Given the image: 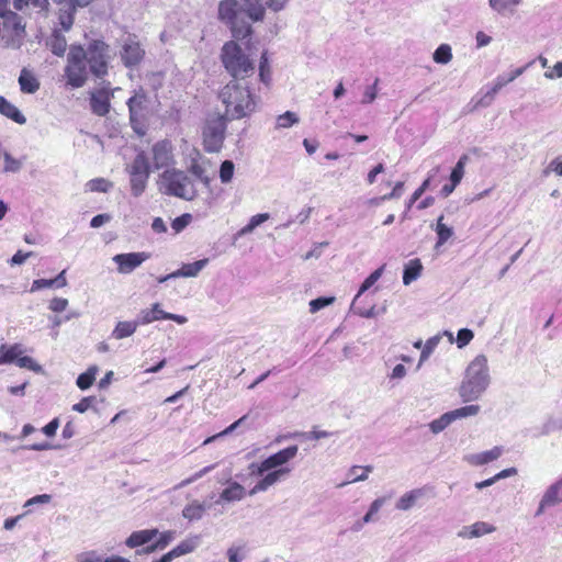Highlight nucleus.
<instances>
[{"label": "nucleus", "mask_w": 562, "mask_h": 562, "mask_svg": "<svg viewBox=\"0 0 562 562\" xmlns=\"http://www.w3.org/2000/svg\"><path fill=\"white\" fill-rule=\"evenodd\" d=\"M218 98L225 106V117L233 121L250 116L258 104V99L250 91L247 81L231 80L222 88Z\"/></svg>", "instance_id": "nucleus-1"}, {"label": "nucleus", "mask_w": 562, "mask_h": 562, "mask_svg": "<svg viewBox=\"0 0 562 562\" xmlns=\"http://www.w3.org/2000/svg\"><path fill=\"white\" fill-rule=\"evenodd\" d=\"M487 359L484 355L476 356L468 366L464 378L459 386V395L464 403L479 400L490 385Z\"/></svg>", "instance_id": "nucleus-2"}, {"label": "nucleus", "mask_w": 562, "mask_h": 562, "mask_svg": "<svg viewBox=\"0 0 562 562\" xmlns=\"http://www.w3.org/2000/svg\"><path fill=\"white\" fill-rule=\"evenodd\" d=\"M161 193L192 201L198 195V190L191 178L182 170L166 169L157 181Z\"/></svg>", "instance_id": "nucleus-3"}, {"label": "nucleus", "mask_w": 562, "mask_h": 562, "mask_svg": "<svg viewBox=\"0 0 562 562\" xmlns=\"http://www.w3.org/2000/svg\"><path fill=\"white\" fill-rule=\"evenodd\" d=\"M221 57L225 69L233 77V80L247 81L246 79L255 72L254 61L233 41L224 44Z\"/></svg>", "instance_id": "nucleus-4"}, {"label": "nucleus", "mask_w": 562, "mask_h": 562, "mask_svg": "<svg viewBox=\"0 0 562 562\" xmlns=\"http://www.w3.org/2000/svg\"><path fill=\"white\" fill-rule=\"evenodd\" d=\"M25 36V25L22 23V18L8 9L2 7L0 9V40L4 46L12 48H20Z\"/></svg>", "instance_id": "nucleus-5"}, {"label": "nucleus", "mask_w": 562, "mask_h": 562, "mask_svg": "<svg viewBox=\"0 0 562 562\" xmlns=\"http://www.w3.org/2000/svg\"><path fill=\"white\" fill-rule=\"evenodd\" d=\"M85 59L89 66V71L97 78H103L108 75L111 59L110 46L101 40L89 42L87 49H85Z\"/></svg>", "instance_id": "nucleus-6"}, {"label": "nucleus", "mask_w": 562, "mask_h": 562, "mask_svg": "<svg viewBox=\"0 0 562 562\" xmlns=\"http://www.w3.org/2000/svg\"><path fill=\"white\" fill-rule=\"evenodd\" d=\"M88 64L85 59V49L81 46H71L67 57V66L65 75L67 83L72 88L82 87L90 72L87 68Z\"/></svg>", "instance_id": "nucleus-7"}, {"label": "nucleus", "mask_w": 562, "mask_h": 562, "mask_svg": "<svg viewBox=\"0 0 562 562\" xmlns=\"http://www.w3.org/2000/svg\"><path fill=\"white\" fill-rule=\"evenodd\" d=\"M130 176L131 193L133 196H140L146 190L150 175V165L148 157L144 151H139L133 161L126 166Z\"/></svg>", "instance_id": "nucleus-8"}, {"label": "nucleus", "mask_w": 562, "mask_h": 562, "mask_svg": "<svg viewBox=\"0 0 562 562\" xmlns=\"http://www.w3.org/2000/svg\"><path fill=\"white\" fill-rule=\"evenodd\" d=\"M229 121L225 114H216L207 119L203 128L204 146L207 151H218L223 145L226 131V122Z\"/></svg>", "instance_id": "nucleus-9"}, {"label": "nucleus", "mask_w": 562, "mask_h": 562, "mask_svg": "<svg viewBox=\"0 0 562 562\" xmlns=\"http://www.w3.org/2000/svg\"><path fill=\"white\" fill-rule=\"evenodd\" d=\"M297 451V446L286 447L277 453L271 454L260 464L252 463L250 465L251 473L262 476L268 471L285 468L284 465L296 457Z\"/></svg>", "instance_id": "nucleus-10"}, {"label": "nucleus", "mask_w": 562, "mask_h": 562, "mask_svg": "<svg viewBox=\"0 0 562 562\" xmlns=\"http://www.w3.org/2000/svg\"><path fill=\"white\" fill-rule=\"evenodd\" d=\"M237 5L235 0L221 1L218 4V19L231 25L235 37H245L250 34V26L237 27Z\"/></svg>", "instance_id": "nucleus-11"}, {"label": "nucleus", "mask_w": 562, "mask_h": 562, "mask_svg": "<svg viewBox=\"0 0 562 562\" xmlns=\"http://www.w3.org/2000/svg\"><path fill=\"white\" fill-rule=\"evenodd\" d=\"M247 15L252 21H261L265 18L266 9L273 12L284 9L289 0H243Z\"/></svg>", "instance_id": "nucleus-12"}, {"label": "nucleus", "mask_w": 562, "mask_h": 562, "mask_svg": "<svg viewBox=\"0 0 562 562\" xmlns=\"http://www.w3.org/2000/svg\"><path fill=\"white\" fill-rule=\"evenodd\" d=\"M147 102V95L143 90L135 92V94L127 100L131 124L136 133H142L140 126L145 119Z\"/></svg>", "instance_id": "nucleus-13"}, {"label": "nucleus", "mask_w": 562, "mask_h": 562, "mask_svg": "<svg viewBox=\"0 0 562 562\" xmlns=\"http://www.w3.org/2000/svg\"><path fill=\"white\" fill-rule=\"evenodd\" d=\"M120 88L111 89L110 82L104 83L100 89L91 92L90 108L91 111L99 116H104L110 112V101L114 92Z\"/></svg>", "instance_id": "nucleus-14"}, {"label": "nucleus", "mask_w": 562, "mask_h": 562, "mask_svg": "<svg viewBox=\"0 0 562 562\" xmlns=\"http://www.w3.org/2000/svg\"><path fill=\"white\" fill-rule=\"evenodd\" d=\"M527 66L516 68L508 75H499L496 77L492 88L476 102L474 108H486L491 105L496 93L506 85L513 82L516 78L521 76L526 70Z\"/></svg>", "instance_id": "nucleus-15"}, {"label": "nucleus", "mask_w": 562, "mask_h": 562, "mask_svg": "<svg viewBox=\"0 0 562 562\" xmlns=\"http://www.w3.org/2000/svg\"><path fill=\"white\" fill-rule=\"evenodd\" d=\"M137 319L139 325H147L159 319H169L181 325L188 322L186 316L165 312L159 303L153 304L150 308L142 310Z\"/></svg>", "instance_id": "nucleus-16"}, {"label": "nucleus", "mask_w": 562, "mask_h": 562, "mask_svg": "<svg viewBox=\"0 0 562 562\" xmlns=\"http://www.w3.org/2000/svg\"><path fill=\"white\" fill-rule=\"evenodd\" d=\"M149 257L150 255L147 252L119 254L113 257V261L117 265L119 273L128 274Z\"/></svg>", "instance_id": "nucleus-17"}, {"label": "nucleus", "mask_w": 562, "mask_h": 562, "mask_svg": "<svg viewBox=\"0 0 562 562\" xmlns=\"http://www.w3.org/2000/svg\"><path fill=\"white\" fill-rule=\"evenodd\" d=\"M120 55L124 66L131 68L143 60L145 50L135 38L128 37L124 42Z\"/></svg>", "instance_id": "nucleus-18"}, {"label": "nucleus", "mask_w": 562, "mask_h": 562, "mask_svg": "<svg viewBox=\"0 0 562 562\" xmlns=\"http://www.w3.org/2000/svg\"><path fill=\"white\" fill-rule=\"evenodd\" d=\"M209 167L210 160L203 157L199 151L190 156L188 171L205 187H209L211 183V177L207 173Z\"/></svg>", "instance_id": "nucleus-19"}, {"label": "nucleus", "mask_w": 562, "mask_h": 562, "mask_svg": "<svg viewBox=\"0 0 562 562\" xmlns=\"http://www.w3.org/2000/svg\"><path fill=\"white\" fill-rule=\"evenodd\" d=\"M562 503V477L551 484L542 498L540 499L539 507L536 512V516H540L544 513V510L549 507H553L558 504Z\"/></svg>", "instance_id": "nucleus-20"}, {"label": "nucleus", "mask_w": 562, "mask_h": 562, "mask_svg": "<svg viewBox=\"0 0 562 562\" xmlns=\"http://www.w3.org/2000/svg\"><path fill=\"white\" fill-rule=\"evenodd\" d=\"M290 472L291 468H280L266 472L267 474L249 491V495L267 491L270 486L288 476Z\"/></svg>", "instance_id": "nucleus-21"}, {"label": "nucleus", "mask_w": 562, "mask_h": 562, "mask_svg": "<svg viewBox=\"0 0 562 562\" xmlns=\"http://www.w3.org/2000/svg\"><path fill=\"white\" fill-rule=\"evenodd\" d=\"M151 151L155 169L165 168L172 160L171 146L168 142H159L155 144Z\"/></svg>", "instance_id": "nucleus-22"}, {"label": "nucleus", "mask_w": 562, "mask_h": 562, "mask_svg": "<svg viewBox=\"0 0 562 562\" xmlns=\"http://www.w3.org/2000/svg\"><path fill=\"white\" fill-rule=\"evenodd\" d=\"M496 530V528L485 521H477L474 522L471 526L463 527L459 532L458 537L463 539H472V538H479L487 533H492Z\"/></svg>", "instance_id": "nucleus-23"}, {"label": "nucleus", "mask_w": 562, "mask_h": 562, "mask_svg": "<svg viewBox=\"0 0 562 562\" xmlns=\"http://www.w3.org/2000/svg\"><path fill=\"white\" fill-rule=\"evenodd\" d=\"M425 496L424 488H414L403 494L396 502L395 508L402 512L412 509Z\"/></svg>", "instance_id": "nucleus-24"}, {"label": "nucleus", "mask_w": 562, "mask_h": 562, "mask_svg": "<svg viewBox=\"0 0 562 562\" xmlns=\"http://www.w3.org/2000/svg\"><path fill=\"white\" fill-rule=\"evenodd\" d=\"M158 533L157 529H145L139 531H134L126 539L125 544L128 548H136L143 544L150 542Z\"/></svg>", "instance_id": "nucleus-25"}, {"label": "nucleus", "mask_w": 562, "mask_h": 562, "mask_svg": "<svg viewBox=\"0 0 562 562\" xmlns=\"http://www.w3.org/2000/svg\"><path fill=\"white\" fill-rule=\"evenodd\" d=\"M139 326L138 319L135 321H121L116 324L111 333L112 338L121 340L134 335Z\"/></svg>", "instance_id": "nucleus-26"}, {"label": "nucleus", "mask_w": 562, "mask_h": 562, "mask_svg": "<svg viewBox=\"0 0 562 562\" xmlns=\"http://www.w3.org/2000/svg\"><path fill=\"white\" fill-rule=\"evenodd\" d=\"M210 507V505L195 499L184 506L182 516L190 521L200 520Z\"/></svg>", "instance_id": "nucleus-27"}, {"label": "nucleus", "mask_w": 562, "mask_h": 562, "mask_svg": "<svg viewBox=\"0 0 562 562\" xmlns=\"http://www.w3.org/2000/svg\"><path fill=\"white\" fill-rule=\"evenodd\" d=\"M0 114L21 125L26 122L20 110L2 95H0Z\"/></svg>", "instance_id": "nucleus-28"}, {"label": "nucleus", "mask_w": 562, "mask_h": 562, "mask_svg": "<svg viewBox=\"0 0 562 562\" xmlns=\"http://www.w3.org/2000/svg\"><path fill=\"white\" fill-rule=\"evenodd\" d=\"M20 89L24 93H35L40 89V81L34 74L23 68L19 76Z\"/></svg>", "instance_id": "nucleus-29"}, {"label": "nucleus", "mask_w": 562, "mask_h": 562, "mask_svg": "<svg viewBox=\"0 0 562 562\" xmlns=\"http://www.w3.org/2000/svg\"><path fill=\"white\" fill-rule=\"evenodd\" d=\"M245 496V488L243 485H240L237 482L231 483L226 488H224L220 495L218 501H216L217 504L221 502H237L241 501Z\"/></svg>", "instance_id": "nucleus-30"}, {"label": "nucleus", "mask_w": 562, "mask_h": 562, "mask_svg": "<svg viewBox=\"0 0 562 562\" xmlns=\"http://www.w3.org/2000/svg\"><path fill=\"white\" fill-rule=\"evenodd\" d=\"M209 259H201L192 263H184L177 271L171 272V277H183V278H193L196 277L200 271L207 265Z\"/></svg>", "instance_id": "nucleus-31"}, {"label": "nucleus", "mask_w": 562, "mask_h": 562, "mask_svg": "<svg viewBox=\"0 0 562 562\" xmlns=\"http://www.w3.org/2000/svg\"><path fill=\"white\" fill-rule=\"evenodd\" d=\"M423 272V265L419 259H412L404 266L403 271V283L409 285L412 282L417 280Z\"/></svg>", "instance_id": "nucleus-32"}, {"label": "nucleus", "mask_w": 562, "mask_h": 562, "mask_svg": "<svg viewBox=\"0 0 562 562\" xmlns=\"http://www.w3.org/2000/svg\"><path fill=\"white\" fill-rule=\"evenodd\" d=\"M503 454L502 447H494L491 450L483 451L480 453H475L469 457V462L475 465H483L490 463L494 460H497Z\"/></svg>", "instance_id": "nucleus-33"}, {"label": "nucleus", "mask_w": 562, "mask_h": 562, "mask_svg": "<svg viewBox=\"0 0 562 562\" xmlns=\"http://www.w3.org/2000/svg\"><path fill=\"white\" fill-rule=\"evenodd\" d=\"M23 350L22 347L19 344H14L10 347H7L5 345H2L0 347V363H12L16 362L18 359L21 357Z\"/></svg>", "instance_id": "nucleus-34"}, {"label": "nucleus", "mask_w": 562, "mask_h": 562, "mask_svg": "<svg viewBox=\"0 0 562 562\" xmlns=\"http://www.w3.org/2000/svg\"><path fill=\"white\" fill-rule=\"evenodd\" d=\"M47 45L50 47L54 55L61 57L67 49V40L59 31H54Z\"/></svg>", "instance_id": "nucleus-35"}, {"label": "nucleus", "mask_w": 562, "mask_h": 562, "mask_svg": "<svg viewBox=\"0 0 562 562\" xmlns=\"http://www.w3.org/2000/svg\"><path fill=\"white\" fill-rule=\"evenodd\" d=\"M269 217L270 216L268 213H260V214L254 215L249 220L248 224L237 232L235 237L239 238V237H243L245 235L252 233L256 227H258L259 225H261L262 223L268 221Z\"/></svg>", "instance_id": "nucleus-36"}, {"label": "nucleus", "mask_w": 562, "mask_h": 562, "mask_svg": "<svg viewBox=\"0 0 562 562\" xmlns=\"http://www.w3.org/2000/svg\"><path fill=\"white\" fill-rule=\"evenodd\" d=\"M10 2L11 0H0V9L2 7H8ZM12 3L16 11H22L29 4L45 9L48 5V0H12Z\"/></svg>", "instance_id": "nucleus-37"}, {"label": "nucleus", "mask_w": 562, "mask_h": 562, "mask_svg": "<svg viewBox=\"0 0 562 562\" xmlns=\"http://www.w3.org/2000/svg\"><path fill=\"white\" fill-rule=\"evenodd\" d=\"M521 2L522 0H488L490 7L498 13H514L515 8Z\"/></svg>", "instance_id": "nucleus-38"}, {"label": "nucleus", "mask_w": 562, "mask_h": 562, "mask_svg": "<svg viewBox=\"0 0 562 562\" xmlns=\"http://www.w3.org/2000/svg\"><path fill=\"white\" fill-rule=\"evenodd\" d=\"M299 122L300 117L296 113L292 111H286L283 114L277 116L276 130L290 128L291 126L297 124Z\"/></svg>", "instance_id": "nucleus-39"}, {"label": "nucleus", "mask_w": 562, "mask_h": 562, "mask_svg": "<svg viewBox=\"0 0 562 562\" xmlns=\"http://www.w3.org/2000/svg\"><path fill=\"white\" fill-rule=\"evenodd\" d=\"M442 220H443V215H441L437 220L436 233L438 235V240L436 243V248H439L440 246H442L453 235V229L451 227L447 226L446 224H443Z\"/></svg>", "instance_id": "nucleus-40"}, {"label": "nucleus", "mask_w": 562, "mask_h": 562, "mask_svg": "<svg viewBox=\"0 0 562 562\" xmlns=\"http://www.w3.org/2000/svg\"><path fill=\"white\" fill-rule=\"evenodd\" d=\"M97 373H98V367H95V366L90 367L86 372L81 373L77 378V382H76L77 386L80 390L89 389L93 384Z\"/></svg>", "instance_id": "nucleus-41"}, {"label": "nucleus", "mask_w": 562, "mask_h": 562, "mask_svg": "<svg viewBox=\"0 0 562 562\" xmlns=\"http://www.w3.org/2000/svg\"><path fill=\"white\" fill-rule=\"evenodd\" d=\"M480 411H481V407L479 405L471 404V405H467V406L450 411L449 414L452 418V422H454L457 419H461V418H465V417H470V416H476L480 413Z\"/></svg>", "instance_id": "nucleus-42"}, {"label": "nucleus", "mask_w": 562, "mask_h": 562, "mask_svg": "<svg viewBox=\"0 0 562 562\" xmlns=\"http://www.w3.org/2000/svg\"><path fill=\"white\" fill-rule=\"evenodd\" d=\"M441 339L440 335H436L434 337H430L425 345L423 346L422 353L419 357V361L417 364V369L422 367V364L429 358V356L432 353L435 348L438 346L439 341Z\"/></svg>", "instance_id": "nucleus-43"}, {"label": "nucleus", "mask_w": 562, "mask_h": 562, "mask_svg": "<svg viewBox=\"0 0 562 562\" xmlns=\"http://www.w3.org/2000/svg\"><path fill=\"white\" fill-rule=\"evenodd\" d=\"M176 538V531L168 530L160 535L155 543L147 547L146 552H154L156 550L165 549Z\"/></svg>", "instance_id": "nucleus-44"}, {"label": "nucleus", "mask_w": 562, "mask_h": 562, "mask_svg": "<svg viewBox=\"0 0 562 562\" xmlns=\"http://www.w3.org/2000/svg\"><path fill=\"white\" fill-rule=\"evenodd\" d=\"M199 544V538L192 537L189 539L183 540L180 542L177 547H175L173 553L177 555V558L182 557L184 554H188L192 552Z\"/></svg>", "instance_id": "nucleus-45"}, {"label": "nucleus", "mask_w": 562, "mask_h": 562, "mask_svg": "<svg viewBox=\"0 0 562 562\" xmlns=\"http://www.w3.org/2000/svg\"><path fill=\"white\" fill-rule=\"evenodd\" d=\"M469 161L468 155H462L457 165L453 167L451 175H450V182H453V184H459L464 176V168L465 165Z\"/></svg>", "instance_id": "nucleus-46"}, {"label": "nucleus", "mask_w": 562, "mask_h": 562, "mask_svg": "<svg viewBox=\"0 0 562 562\" xmlns=\"http://www.w3.org/2000/svg\"><path fill=\"white\" fill-rule=\"evenodd\" d=\"M437 64L446 65L452 59L451 47L448 44H441L432 55Z\"/></svg>", "instance_id": "nucleus-47"}, {"label": "nucleus", "mask_w": 562, "mask_h": 562, "mask_svg": "<svg viewBox=\"0 0 562 562\" xmlns=\"http://www.w3.org/2000/svg\"><path fill=\"white\" fill-rule=\"evenodd\" d=\"M3 159H4V172H19L23 167V160L14 158L10 153L4 151L3 153Z\"/></svg>", "instance_id": "nucleus-48"}, {"label": "nucleus", "mask_w": 562, "mask_h": 562, "mask_svg": "<svg viewBox=\"0 0 562 562\" xmlns=\"http://www.w3.org/2000/svg\"><path fill=\"white\" fill-rule=\"evenodd\" d=\"M452 422L449 412L442 414L439 418L429 424V428L434 434H439L445 430Z\"/></svg>", "instance_id": "nucleus-49"}, {"label": "nucleus", "mask_w": 562, "mask_h": 562, "mask_svg": "<svg viewBox=\"0 0 562 562\" xmlns=\"http://www.w3.org/2000/svg\"><path fill=\"white\" fill-rule=\"evenodd\" d=\"M235 165L232 160H224L220 167V179L222 183H229L233 179Z\"/></svg>", "instance_id": "nucleus-50"}, {"label": "nucleus", "mask_w": 562, "mask_h": 562, "mask_svg": "<svg viewBox=\"0 0 562 562\" xmlns=\"http://www.w3.org/2000/svg\"><path fill=\"white\" fill-rule=\"evenodd\" d=\"M383 269L384 266L378 268L363 281L355 300H357L363 292L369 290L381 278Z\"/></svg>", "instance_id": "nucleus-51"}, {"label": "nucleus", "mask_w": 562, "mask_h": 562, "mask_svg": "<svg viewBox=\"0 0 562 562\" xmlns=\"http://www.w3.org/2000/svg\"><path fill=\"white\" fill-rule=\"evenodd\" d=\"M386 502V497H379L376 499H374L370 507H369V510L368 513L363 516L362 518V521L364 524H369L371 521H373V516L381 509V507L383 506V504Z\"/></svg>", "instance_id": "nucleus-52"}, {"label": "nucleus", "mask_w": 562, "mask_h": 562, "mask_svg": "<svg viewBox=\"0 0 562 562\" xmlns=\"http://www.w3.org/2000/svg\"><path fill=\"white\" fill-rule=\"evenodd\" d=\"M335 301L334 296H321L310 302V312L316 313L319 310L333 304Z\"/></svg>", "instance_id": "nucleus-53"}, {"label": "nucleus", "mask_w": 562, "mask_h": 562, "mask_svg": "<svg viewBox=\"0 0 562 562\" xmlns=\"http://www.w3.org/2000/svg\"><path fill=\"white\" fill-rule=\"evenodd\" d=\"M214 467L215 465H209V467L203 468L202 470L195 472L192 476L181 481L178 485L175 486V488L179 490V488H182V487L198 481L199 479H201L202 476L207 474L210 471H212L214 469Z\"/></svg>", "instance_id": "nucleus-54"}, {"label": "nucleus", "mask_w": 562, "mask_h": 562, "mask_svg": "<svg viewBox=\"0 0 562 562\" xmlns=\"http://www.w3.org/2000/svg\"><path fill=\"white\" fill-rule=\"evenodd\" d=\"M248 418V415H244L241 416L239 419H237L236 422H234L231 426H228L226 429H224L223 431H221L220 434L215 435V436H212L210 438H207L205 441H204V445L215 440L216 438L218 437H223V436H226L231 432H233L237 427L241 426L243 424H245V422L247 420Z\"/></svg>", "instance_id": "nucleus-55"}, {"label": "nucleus", "mask_w": 562, "mask_h": 562, "mask_svg": "<svg viewBox=\"0 0 562 562\" xmlns=\"http://www.w3.org/2000/svg\"><path fill=\"white\" fill-rule=\"evenodd\" d=\"M16 364L20 368H25V369L32 370L34 372L42 371V367L37 362H35L31 357H27V356L20 357L16 361Z\"/></svg>", "instance_id": "nucleus-56"}, {"label": "nucleus", "mask_w": 562, "mask_h": 562, "mask_svg": "<svg viewBox=\"0 0 562 562\" xmlns=\"http://www.w3.org/2000/svg\"><path fill=\"white\" fill-rule=\"evenodd\" d=\"M378 82H379V79H375L374 83L367 87L364 93H363V98L361 100V103L362 104H369V103H372L375 99H376V94H378Z\"/></svg>", "instance_id": "nucleus-57"}, {"label": "nucleus", "mask_w": 562, "mask_h": 562, "mask_svg": "<svg viewBox=\"0 0 562 562\" xmlns=\"http://www.w3.org/2000/svg\"><path fill=\"white\" fill-rule=\"evenodd\" d=\"M474 335L471 329L462 328L458 331L457 336V345L459 348L465 347L472 339Z\"/></svg>", "instance_id": "nucleus-58"}, {"label": "nucleus", "mask_w": 562, "mask_h": 562, "mask_svg": "<svg viewBox=\"0 0 562 562\" xmlns=\"http://www.w3.org/2000/svg\"><path fill=\"white\" fill-rule=\"evenodd\" d=\"M79 562H105V559L95 551L82 552L78 555Z\"/></svg>", "instance_id": "nucleus-59"}, {"label": "nucleus", "mask_w": 562, "mask_h": 562, "mask_svg": "<svg viewBox=\"0 0 562 562\" xmlns=\"http://www.w3.org/2000/svg\"><path fill=\"white\" fill-rule=\"evenodd\" d=\"M50 501H52V495H49V494H41V495H36V496H33L30 499H27L24 503L23 507L24 508H29V507L34 506V505L48 504Z\"/></svg>", "instance_id": "nucleus-60"}, {"label": "nucleus", "mask_w": 562, "mask_h": 562, "mask_svg": "<svg viewBox=\"0 0 562 562\" xmlns=\"http://www.w3.org/2000/svg\"><path fill=\"white\" fill-rule=\"evenodd\" d=\"M95 403L94 396L83 397L79 403L72 406V409L78 413H86Z\"/></svg>", "instance_id": "nucleus-61"}, {"label": "nucleus", "mask_w": 562, "mask_h": 562, "mask_svg": "<svg viewBox=\"0 0 562 562\" xmlns=\"http://www.w3.org/2000/svg\"><path fill=\"white\" fill-rule=\"evenodd\" d=\"M191 222V215L190 214H183L181 216H178L176 217L173 221H172V228L179 233L181 232L184 227H187L189 225V223Z\"/></svg>", "instance_id": "nucleus-62"}, {"label": "nucleus", "mask_w": 562, "mask_h": 562, "mask_svg": "<svg viewBox=\"0 0 562 562\" xmlns=\"http://www.w3.org/2000/svg\"><path fill=\"white\" fill-rule=\"evenodd\" d=\"M68 306V300L63 297H54L49 302V310L55 313L64 312Z\"/></svg>", "instance_id": "nucleus-63"}, {"label": "nucleus", "mask_w": 562, "mask_h": 562, "mask_svg": "<svg viewBox=\"0 0 562 562\" xmlns=\"http://www.w3.org/2000/svg\"><path fill=\"white\" fill-rule=\"evenodd\" d=\"M110 186V182L102 178L94 179L89 182L90 190L95 192H106Z\"/></svg>", "instance_id": "nucleus-64"}]
</instances>
